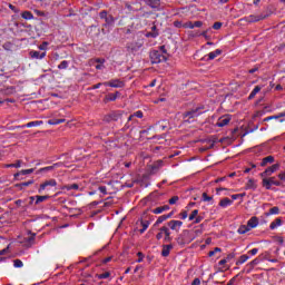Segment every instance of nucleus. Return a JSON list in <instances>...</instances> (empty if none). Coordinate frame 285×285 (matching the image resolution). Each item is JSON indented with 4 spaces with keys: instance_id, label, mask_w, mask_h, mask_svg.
Here are the masks:
<instances>
[{
    "instance_id": "1",
    "label": "nucleus",
    "mask_w": 285,
    "mask_h": 285,
    "mask_svg": "<svg viewBox=\"0 0 285 285\" xmlns=\"http://www.w3.org/2000/svg\"><path fill=\"white\" fill-rule=\"evenodd\" d=\"M195 239V236L190 230H184L183 237H178L177 242L180 246H184V244H190Z\"/></svg>"
},
{
    "instance_id": "2",
    "label": "nucleus",
    "mask_w": 285,
    "mask_h": 285,
    "mask_svg": "<svg viewBox=\"0 0 285 285\" xmlns=\"http://www.w3.org/2000/svg\"><path fill=\"white\" fill-rule=\"evenodd\" d=\"M122 115L124 114L121 111H111L104 117L102 121L106 124H110V121H119Z\"/></svg>"
},
{
    "instance_id": "3",
    "label": "nucleus",
    "mask_w": 285,
    "mask_h": 285,
    "mask_svg": "<svg viewBox=\"0 0 285 285\" xmlns=\"http://www.w3.org/2000/svg\"><path fill=\"white\" fill-rule=\"evenodd\" d=\"M151 63H161L163 61H168V57L161 55L159 51H153L150 53Z\"/></svg>"
},
{
    "instance_id": "4",
    "label": "nucleus",
    "mask_w": 285,
    "mask_h": 285,
    "mask_svg": "<svg viewBox=\"0 0 285 285\" xmlns=\"http://www.w3.org/2000/svg\"><path fill=\"white\" fill-rule=\"evenodd\" d=\"M141 42H128L126 45V50L129 52V55H135L141 48Z\"/></svg>"
},
{
    "instance_id": "5",
    "label": "nucleus",
    "mask_w": 285,
    "mask_h": 285,
    "mask_svg": "<svg viewBox=\"0 0 285 285\" xmlns=\"http://www.w3.org/2000/svg\"><path fill=\"white\" fill-rule=\"evenodd\" d=\"M185 121H190V119H195V117H199V108L191 109L183 114Z\"/></svg>"
},
{
    "instance_id": "6",
    "label": "nucleus",
    "mask_w": 285,
    "mask_h": 285,
    "mask_svg": "<svg viewBox=\"0 0 285 285\" xmlns=\"http://www.w3.org/2000/svg\"><path fill=\"white\" fill-rule=\"evenodd\" d=\"M264 19H268V14H259V16H249L245 17L244 20L247 21V23H255L257 21H262Z\"/></svg>"
},
{
    "instance_id": "7",
    "label": "nucleus",
    "mask_w": 285,
    "mask_h": 285,
    "mask_svg": "<svg viewBox=\"0 0 285 285\" xmlns=\"http://www.w3.org/2000/svg\"><path fill=\"white\" fill-rule=\"evenodd\" d=\"M278 169H279V164H274L267 169H265V171L261 174V177H271V175H273V173H275Z\"/></svg>"
},
{
    "instance_id": "8",
    "label": "nucleus",
    "mask_w": 285,
    "mask_h": 285,
    "mask_svg": "<svg viewBox=\"0 0 285 285\" xmlns=\"http://www.w3.org/2000/svg\"><path fill=\"white\" fill-rule=\"evenodd\" d=\"M228 124H230V116H222L216 122V126L218 128H224V126H228Z\"/></svg>"
},
{
    "instance_id": "9",
    "label": "nucleus",
    "mask_w": 285,
    "mask_h": 285,
    "mask_svg": "<svg viewBox=\"0 0 285 285\" xmlns=\"http://www.w3.org/2000/svg\"><path fill=\"white\" fill-rule=\"evenodd\" d=\"M105 86H110V88H124L126 83L119 79H115L109 82H105Z\"/></svg>"
},
{
    "instance_id": "10",
    "label": "nucleus",
    "mask_w": 285,
    "mask_h": 285,
    "mask_svg": "<svg viewBox=\"0 0 285 285\" xmlns=\"http://www.w3.org/2000/svg\"><path fill=\"white\" fill-rule=\"evenodd\" d=\"M119 91L106 95L104 98V104H109V101H117V97H119Z\"/></svg>"
},
{
    "instance_id": "11",
    "label": "nucleus",
    "mask_w": 285,
    "mask_h": 285,
    "mask_svg": "<svg viewBox=\"0 0 285 285\" xmlns=\"http://www.w3.org/2000/svg\"><path fill=\"white\" fill-rule=\"evenodd\" d=\"M47 186H57V180L55 179H49L42 183L38 189V193H41L42 190H46Z\"/></svg>"
},
{
    "instance_id": "12",
    "label": "nucleus",
    "mask_w": 285,
    "mask_h": 285,
    "mask_svg": "<svg viewBox=\"0 0 285 285\" xmlns=\"http://www.w3.org/2000/svg\"><path fill=\"white\" fill-rule=\"evenodd\" d=\"M29 57H31V59H43L46 57V51L39 52V51L32 50L29 52Z\"/></svg>"
},
{
    "instance_id": "13",
    "label": "nucleus",
    "mask_w": 285,
    "mask_h": 285,
    "mask_svg": "<svg viewBox=\"0 0 285 285\" xmlns=\"http://www.w3.org/2000/svg\"><path fill=\"white\" fill-rule=\"evenodd\" d=\"M14 92H17L14 87H7L4 89H0V95H4L6 97H10V95H14Z\"/></svg>"
},
{
    "instance_id": "14",
    "label": "nucleus",
    "mask_w": 285,
    "mask_h": 285,
    "mask_svg": "<svg viewBox=\"0 0 285 285\" xmlns=\"http://www.w3.org/2000/svg\"><path fill=\"white\" fill-rule=\"evenodd\" d=\"M159 230H161V233H164L165 235V242H173V237L170 236V229H168V227L163 226Z\"/></svg>"
},
{
    "instance_id": "15",
    "label": "nucleus",
    "mask_w": 285,
    "mask_h": 285,
    "mask_svg": "<svg viewBox=\"0 0 285 285\" xmlns=\"http://www.w3.org/2000/svg\"><path fill=\"white\" fill-rule=\"evenodd\" d=\"M183 222L181 220H170L168 223V226L171 230H177V228L181 227L183 226Z\"/></svg>"
},
{
    "instance_id": "16",
    "label": "nucleus",
    "mask_w": 285,
    "mask_h": 285,
    "mask_svg": "<svg viewBox=\"0 0 285 285\" xmlns=\"http://www.w3.org/2000/svg\"><path fill=\"white\" fill-rule=\"evenodd\" d=\"M259 224V218H257L256 216L252 217L248 222H247V227L250 228H256V226H258Z\"/></svg>"
},
{
    "instance_id": "17",
    "label": "nucleus",
    "mask_w": 285,
    "mask_h": 285,
    "mask_svg": "<svg viewBox=\"0 0 285 285\" xmlns=\"http://www.w3.org/2000/svg\"><path fill=\"white\" fill-rule=\"evenodd\" d=\"M170 217H173V212L167 215L159 216L155 223V226H159V224H164V222H166V219H170Z\"/></svg>"
},
{
    "instance_id": "18",
    "label": "nucleus",
    "mask_w": 285,
    "mask_h": 285,
    "mask_svg": "<svg viewBox=\"0 0 285 285\" xmlns=\"http://www.w3.org/2000/svg\"><path fill=\"white\" fill-rule=\"evenodd\" d=\"M59 166H63V163H56L52 166L40 168L39 173H48V170H55V168H59Z\"/></svg>"
},
{
    "instance_id": "19",
    "label": "nucleus",
    "mask_w": 285,
    "mask_h": 285,
    "mask_svg": "<svg viewBox=\"0 0 285 285\" xmlns=\"http://www.w3.org/2000/svg\"><path fill=\"white\" fill-rule=\"evenodd\" d=\"M165 210H170V206H168V205L160 206V207L153 209L151 212L154 213V215H160V213H164Z\"/></svg>"
},
{
    "instance_id": "20",
    "label": "nucleus",
    "mask_w": 285,
    "mask_h": 285,
    "mask_svg": "<svg viewBox=\"0 0 285 285\" xmlns=\"http://www.w3.org/2000/svg\"><path fill=\"white\" fill-rule=\"evenodd\" d=\"M273 161H275V157L273 156H267L265 158H263L262 163H261V166L264 167V166H268V164H273Z\"/></svg>"
},
{
    "instance_id": "21",
    "label": "nucleus",
    "mask_w": 285,
    "mask_h": 285,
    "mask_svg": "<svg viewBox=\"0 0 285 285\" xmlns=\"http://www.w3.org/2000/svg\"><path fill=\"white\" fill-rule=\"evenodd\" d=\"M170 250H173L171 245H164L161 250L163 257H168V255H170Z\"/></svg>"
},
{
    "instance_id": "22",
    "label": "nucleus",
    "mask_w": 285,
    "mask_h": 285,
    "mask_svg": "<svg viewBox=\"0 0 285 285\" xmlns=\"http://www.w3.org/2000/svg\"><path fill=\"white\" fill-rule=\"evenodd\" d=\"M146 37H151L155 39L156 37H159V32L157 31V26L151 27V31L146 33Z\"/></svg>"
},
{
    "instance_id": "23",
    "label": "nucleus",
    "mask_w": 285,
    "mask_h": 285,
    "mask_svg": "<svg viewBox=\"0 0 285 285\" xmlns=\"http://www.w3.org/2000/svg\"><path fill=\"white\" fill-rule=\"evenodd\" d=\"M147 6L150 8H159L161 6V0H148Z\"/></svg>"
},
{
    "instance_id": "24",
    "label": "nucleus",
    "mask_w": 285,
    "mask_h": 285,
    "mask_svg": "<svg viewBox=\"0 0 285 285\" xmlns=\"http://www.w3.org/2000/svg\"><path fill=\"white\" fill-rule=\"evenodd\" d=\"M61 190H79L78 184L65 185L61 187Z\"/></svg>"
},
{
    "instance_id": "25",
    "label": "nucleus",
    "mask_w": 285,
    "mask_h": 285,
    "mask_svg": "<svg viewBox=\"0 0 285 285\" xmlns=\"http://www.w3.org/2000/svg\"><path fill=\"white\" fill-rule=\"evenodd\" d=\"M219 55H222V49H216L213 52L208 53V59L209 61H213V59H215L216 57H219Z\"/></svg>"
},
{
    "instance_id": "26",
    "label": "nucleus",
    "mask_w": 285,
    "mask_h": 285,
    "mask_svg": "<svg viewBox=\"0 0 285 285\" xmlns=\"http://www.w3.org/2000/svg\"><path fill=\"white\" fill-rule=\"evenodd\" d=\"M43 121L42 120H36V121H30L27 125L23 126V128H32L35 126H42Z\"/></svg>"
},
{
    "instance_id": "27",
    "label": "nucleus",
    "mask_w": 285,
    "mask_h": 285,
    "mask_svg": "<svg viewBox=\"0 0 285 285\" xmlns=\"http://www.w3.org/2000/svg\"><path fill=\"white\" fill-rule=\"evenodd\" d=\"M32 173H35V168L23 169L20 173L14 174V179H17V177H19L20 175H32Z\"/></svg>"
},
{
    "instance_id": "28",
    "label": "nucleus",
    "mask_w": 285,
    "mask_h": 285,
    "mask_svg": "<svg viewBox=\"0 0 285 285\" xmlns=\"http://www.w3.org/2000/svg\"><path fill=\"white\" fill-rule=\"evenodd\" d=\"M27 233L28 235H31V236L28 238H24V242H28L29 244H35V238L37 237V234L32 233V230H28Z\"/></svg>"
},
{
    "instance_id": "29",
    "label": "nucleus",
    "mask_w": 285,
    "mask_h": 285,
    "mask_svg": "<svg viewBox=\"0 0 285 285\" xmlns=\"http://www.w3.org/2000/svg\"><path fill=\"white\" fill-rule=\"evenodd\" d=\"M230 204H233V200L230 198H223L219 202V206H222V208H226V206H230Z\"/></svg>"
},
{
    "instance_id": "30",
    "label": "nucleus",
    "mask_w": 285,
    "mask_h": 285,
    "mask_svg": "<svg viewBox=\"0 0 285 285\" xmlns=\"http://www.w3.org/2000/svg\"><path fill=\"white\" fill-rule=\"evenodd\" d=\"M212 144L208 147L200 148V153H206V150H210V148H215V144H217V138H213Z\"/></svg>"
},
{
    "instance_id": "31",
    "label": "nucleus",
    "mask_w": 285,
    "mask_h": 285,
    "mask_svg": "<svg viewBox=\"0 0 285 285\" xmlns=\"http://www.w3.org/2000/svg\"><path fill=\"white\" fill-rule=\"evenodd\" d=\"M49 126H57L59 124H66V119H50L48 120Z\"/></svg>"
},
{
    "instance_id": "32",
    "label": "nucleus",
    "mask_w": 285,
    "mask_h": 285,
    "mask_svg": "<svg viewBox=\"0 0 285 285\" xmlns=\"http://www.w3.org/2000/svg\"><path fill=\"white\" fill-rule=\"evenodd\" d=\"M262 184H263V187L266 188V190H271V186H272L271 178L263 177Z\"/></svg>"
},
{
    "instance_id": "33",
    "label": "nucleus",
    "mask_w": 285,
    "mask_h": 285,
    "mask_svg": "<svg viewBox=\"0 0 285 285\" xmlns=\"http://www.w3.org/2000/svg\"><path fill=\"white\" fill-rule=\"evenodd\" d=\"M50 199V196L49 195H46V196H36V205H39L46 200Z\"/></svg>"
},
{
    "instance_id": "34",
    "label": "nucleus",
    "mask_w": 285,
    "mask_h": 285,
    "mask_svg": "<svg viewBox=\"0 0 285 285\" xmlns=\"http://www.w3.org/2000/svg\"><path fill=\"white\" fill-rule=\"evenodd\" d=\"M248 230H250V227L248 225H242L238 228V233L239 235H246V233H248Z\"/></svg>"
},
{
    "instance_id": "35",
    "label": "nucleus",
    "mask_w": 285,
    "mask_h": 285,
    "mask_svg": "<svg viewBox=\"0 0 285 285\" xmlns=\"http://www.w3.org/2000/svg\"><path fill=\"white\" fill-rule=\"evenodd\" d=\"M161 166H164L163 160L156 161L154 165H151V173H155L158 168H161Z\"/></svg>"
},
{
    "instance_id": "36",
    "label": "nucleus",
    "mask_w": 285,
    "mask_h": 285,
    "mask_svg": "<svg viewBox=\"0 0 285 285\" xmlns=\"http://www.w3.org/2000/svg\"><path fill=\"white\" fill-rule=\"evenodd\" d=\"M276 226H282V218H276L273 223H271L269 228L275 230Z\"/></svg>"
},
{
    "instance_id": "37",
    "label": "nucleus",
    "mask_w": 285,
    "mask_h": 285,
    "mask_svg": "<svg viewBox=\"0 0 285 285\" xmlns=\"http://www.w3.org/2000/svg\"><path fill=\"white\" fill-rule=\"evenodd\" d=\"M246 188H247L248 190H255V188H257V185L255 184V180H254V179H249V180L247 181Z\"/></svg>"
},
{
    "instance_id": "38",
    "label": "nucleus",
    "mask_w": 285,
    "mask_h": 285,
    "mask_svg": "<svg viewBox=\"0 0 285 285\" xmlns=\"http://www.w3.org/2000/svg\"><path fill=\"white\" fill-rule=\"evenodd\" d=\"M21 17H22V19H27V20L35 19V16H33L32 12H30V11H23V12L21 13Z\"/></svg>"
},
{
    "instance_id": "39",
    "label": "nucleus",
    "mask_w": 285,
    "mask_h": 285,
    "mask_svg": "<svg viewBox=\"0 0 285 285\" xmlns=\"http://www.w3.org/2000/svg\"><path fill=\"white\" fill-rule=\"evenodd\" d=\"M141 226H142V228L139 230V233H140V234H144V233H146V230L148 229V226H150V222H148V220H142V222H141Z\"/></svg>"
},
{
    "instance_id": "40",
    "label": "nucleus",
    "mask_w": 285,
    "mask_h": 285,
    "mask_svg": "<svg viewBox=\"0 0 285 285\" xmlns=\"http://www.w3.org/2000/svg\"><path fill=\"white\" fill-rule=\"evenodd\" d=\"M262 90V87L256 86L253 91L250 92V95L248 96V99H255V95H257V92H259Z\"/></svg>"
},
{
    "instance_id": "41",
    "label": "nucleus",
    "mask_w": 285,
    "mask_h": 285,
    "mask_svg": "<svg viewBox=\"0 0 285 285\" xmlns=\"http://www.w3.org/2000/svg\"><path fill=\"white\" fill-rule=\"evenodd\" d=\"M32 184H35V180H28V181H26V183L17 184L16 187L22 189V188L26 187V186H32Z\"/></svg>"
},
{
    "instance_id": "42",
    "label": "nucleus",
    "mask_w": 285,
    "mask_h": 285,
    "mask_svg": "<svg viewBox=\"0 0 285 285\" xmlns=\"http://www.w3.org/2000/svg\"><path fill=\"white\" fill-rule=\"evenodd\" d=\"M105 21L107 26H112L115 23V17H112L111 14H108Z\"/></svg>"
},
{
    "instance_id": "43",
    "label": "nucleus",
    "mask_w": 285,
    "mask_h": 285,
    "mask_svg": "<svg viewBox=\"0 0 285 285\" xmlns=\"http://www.w3.org/2000/svg\"><path fill=\"white\" fill-rule=\"evenodd\" d=\"M245 262H248V255H242L236 264L239 266V264H245Z\"/></svg>"
},
{
    "instance_id": "44",
    "label": "nucleus",
    "mask_w": 285,
    "mask_h": 285,
    "mask_svg": "<svg viewBox=\"0 0 285 285\" xmlns=\"http://www.w3.org/2000/svg\"><path fill=\"white\" fill-rule=\"evenodd\" d=\"M266 215H279V207H272Z\"/></svg>"
},
{
    "instance_id": "45",
    "label": "nucleus",
    "mask_w": 285,
    "mask_h": 285,
    "mask_svg": "<svg viewBox=\"0 0 285 285\" xmlns=\"http://www.w3.org/2000/svg\"><path fill=\"white\" fill-rule=\"evenodd\" d=\"M197 215H199V210L198 209H194L191 212V214L189 215V222H193V219H196Z\"/></svg>"
},
{
    "instance_id": "46",
    "label": "nucleus",
    "mask_w": 285,
    "mask_h": 285,
    "mask_svg": "<svg viewBox=\"0 0 285 285\" xmlns=\"http://www.w3.org/2000/svg\"><path fill=\"white\" fill-rule=\"evenodd\" d=\"M97 277H98V279H108V277H110V272L97 274Z\"/></svg>"
},
{
    "instance_id": "47",
    "label": "nucleus",
    "mask_w": 285,
    "mask_h": 285,
    "mask_svg": "<svg viewBox=\"0 0 285 285\" xmlns=\"http://www.w3.org/2000/svg\"><path fill=\"white\" fill-rule=\"evenodd\" d=\"M257 264H259V258H255L254 261H252V262L248 264L250 271H253V268H255V266H257Z\"/></svg>"
},
{
    "instance_id": "48",
    "label": "nucleus",
    "mask_w": 285,
    "mask_h": 285,
    "mask_svg": "<svg viewBox=\"0 0 285 285\" xmlns=\"http://www.w3.org/2000/svg\"><path fill=\"white\" fill-rule=\"evenodd\" d=\"M58 68L59 70H66V68H68V61L67 60L61 61Z\"/></svg>"
},
{
    "instance_id": "49",
    "label": "nucleus",
    "mask_w": 285,
    "mask_h": 285,
    "mask_svg": "<svg viewBox=\"0 0 285 285\" xmlns=\"http://www.w3.org/2000/svg\"><path fill=\"white\" fill-rule=\"evenodd\" d=\"M13 266L16 268H21L23 266V262H21V259H14L13 261Z\"/></svg>"
},
{
    "instance_id": "50",
    "label": "nucleus",
    "mask_w": 285,
    "mask_h": 285,
    "mask_svg": "<svg viewBox=\"0 0 285 285\" xmlns=\"http://www.w3.org/2000/svg\"><path fill=\"white\" fill-rule=\"evenodd\" d=\"M272 186H282V181L275 180V177H269Z\"/></svg>"
},
{
    "instance_id": "51",
    "label": "nucleus",
    "mask_w": 285,
    "mask_h": 285,
    "mask_svg": "<svg viewBox=\"0 0 285 285\" xmlns=\"http://www.w3.org/2000/svg\"><path fill=\"white\" fill-rule=\"evenodd\" d=\"M178 202H179V196H173V197L169 199L170 206L177 204Z\"/></svg>"
},
{
    "instance_id": "52",
    "label": "nucleus",
    "mask_w": 285,
    "mask_h": 285,
    "mask_svg": "<svg viewBox=\"0 0 285 285\" xmlns=\"http://www.w3.org/2000/svg\"><path fill=\"white\" fill-rule=\"evenodd\" d=\"M203 202H213V196H208L207 193H203Z\"/></svg>"
},
{
    "instance_id": "53",
    "label": "nucleus",
    "mask_w": 285,
    "mask_h": 285,
    "mask_svg": "<svg viewBox=\"0 0 285 285\" xmlns=\"http://www.w3.org/2000/svg\"><path fill=\"white\" fill-rule=\"evenodd\" d=\"M215 253H222V248L215 247L214 250H210L208 253V257H213V255H215Z\"/></svg>"
},
{
    "instance_id": "54",
    "label": "nucleus",
    "mask_w": 285,
    "mask_h": 285,
    "mask_svg": "<svg viewBox=\"0 0 285 285\" xmlns=\"http://www.w3.org/2000/svg\"><path fill=\"white\" fill-rule=\"evenodd\" d=\"M10 10H12V12H14L16 14H19V9L17 7H14L12 3L8 4Z\"/></svg>"
},
{
    "instance_id": "55",
    "label": "nucleus",
    "mask_w": 285,
    "mask_h": 285,
    "mask_svg": "<svg viewBox=\"0 0 285 285\" xmlns=\"http://www.w3.org/2000/svg\"><path fill=\"white\" fill-rule=\"evenodd\" d=\"M100 19H107L108 18V11L104 10L99 13Z\"/></svg>"
},
{
    "instance_id": "56",
    "label": "nucleus",
    "mask_w": 285,
    "mask_h": 285,
    "mask_svg": "<svg viewBox=\"0 0 285 285\" xmlns=\"http://www.w3.org/2000/svg\"><path fill=\"white\" fill-rule=\"evenodd\" d=\"M183 28H190V29H193L194 28V22L193 21H188V22L183 24Z\"/></svg>"
},
{
    "instance_id": "57",
    "label": "nucleus",
    "mask_w": 285,
    "mask_h": 285,
    "mask_svg": "<svg viewBox=\"0 0 285 285\" xmlns=\"http://www.w3.org/2000/svg\"><path fill=\"white\" fill-rule=\"evenodd\" d=\"M272 119H281V116L279 115H277V116H269V117H266L264 119V121H271Z\"/></svg>"
},
{
    "instance_id": "58",
    "label": "nucleus",
    "mask_w": 285,
    "mask_h": 285,
    "mask_svg": "<svg viewBox=\"0 0 285 285\" xmlns=\"http://www.w3.org/2000/svg\"><path fill=\"white\" fill-rule=\"evenodd\" d=\"M214 30H220L222 29V22H215L213 24Z\"/></svg>"
},
{
    "instance_id": "59",
    "label": "nucleus",
    "mask_w": 285,
    "mask_h": 285,
    "mask_svg": "<svg viewBox=\"0 0 285 285\" xmlns=\"http://www.w3.org/2000/svg\"><path fill=\"white\" fill-rule=\"evenodd\" d=\"M134 117H138V119H141V118H144V112H141V111H136V112L134 114Z\"/></svg>"
},
{
    "instance_id": "60",
    "label": "nucleus",
    "mask_w": 285,
    "mask_h": 285,
    "mask_svg": "<svg viewBox=\"0 0 285 285\" xmlns=\"http://www.w3.org/2000/svg\"><path fill=\"white\" fill-rule=\"evenodd\" d=\"M138 263H141V262H144V253H141V252H138Z\"/></svg>"
},
{
    "instance_id": "61",
    "label": "nucleus",
    "mask_w": 285,
    "mask_h": 285,
    "mask_svg": "<svg viewBox=\"0 0 285 285\" xmlns=\"http://www.w3.org/2000/svg\"><path fill=\"white\" fill-rule=\"evenodd\" d=\"M202 26H204V22H202V21L194 22V28H202Z\"/></svg>"
},
{
    "instance_id": "62",
    "label": "nucleus",
    "mask_w": 285,
    "mask_h": 285,
    "mask_svg": "<svg viewBox=\"0 0 285 285\" xmlns=\"http://www.w3.org/2000/svg\"><path fill=\"white\" fill-rule=\"evenodd\" d=\"M202 281L199 278H195L191 283V285H200Z\"/></svg>"
},
{
    "instance_id": "63",
    "label": "nucleus",
    "mask_w": 285,
    "mask_h": 285,
    "mask_svg": "<svg viewBox=\"0 0 285 285\" xmlns=\"http://www.w3.org/2000/svg\"><path fill=\"white\" fill-rule=\"evenodd\" d=\"M179 215H180V218L186 219V217H188V212L185 210V212L180 213Z\"/></svg>"
},
{
    "instance_id": "64",
    "label": "nucleus",
    "mask_w": 285,
    "mask_h": 285,
    "mask_svg": "<svg viewBox=\"0 0 285 285\" xmlns=\"http://www.w3.org/2000/svg\"><path fill=\"white\" fill-rule=\"evenodd\" d=\"M278 178H279L282 181H285V174H284V173L278 174Z\"/></svg>"
}]
</instances>
